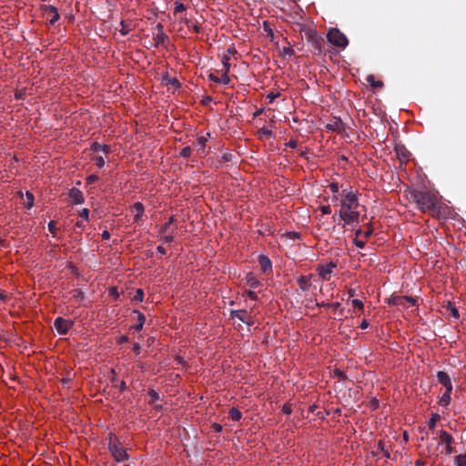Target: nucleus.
Here are the masks:
<instances>
[{"instance_id": "31", "label": "nucleus", "mask_w": 466, "mask_h": 466, "mask_svg": "<svg viewBox=\"0 0 466 466\" xmlns=\"http://www.w3.org/2000/svg\"><path fill=\"white\" fill-rule=\"evenodd\" d=\"M441 420V416L438 413H432L428 421V428L433 431L436 427L437 422Z\"/></svg>"}, {"instance_id": "9", "label": "nucleus", "mask_w": 466, "mask_h": 466, "mask_svg": "<svg viewBox=\"0 0 466 466\" xmlns=\"http://www.w3.org/2000/svg\"><path fill=\"white\" fill-rule=\"evenodd\" d=\"M230 318H237L248 326H253L255 324V316L246 309L231 310Z\"/></svg>"}, {"instance_id": "4", "label": "nucleus", "mask_w": 466, "mask_h": 466, "mask_svg": "<svg viewBox=\"0 0 466 466\" xmlns=\"http://www.w3.org/2000/svg\"><path fill=\"white\" fill-rule=\"evenodd\" d=\"M307 43L310 46V51L315 55H321L323 52L324 38L316 30L308 29L305 31Z\"/></svg>"}, {"instance_id": "46", "label": "nucleus", "mask_w": 466, "mask_h": 466, "mask_svg": "<svg viewBox=\"0 0 466 466\" xmlns=\"http://www.w3.org/2000/svg\"><path fill=\"white\" fill-rule=\"evenodd\" d=\"M319 211L321 215H329L331 213V208L329 205L320 206L316 211Z\"/></svg>"}, {"instance_id": "55", "label": "nucleus", "mask_w": 466, "mask_h": 466, "mask_svg": "<svg viewBox=\"0 0 466 466\" xmlns=\"http://www.w3.org/2000/svg\"><path fill=\"white\" fill-rule=\"evenodd\" d=\"M101 148H102V145L99 144L98 142H93L90 146V149L94 152V153H98L101 151Z\"/></svg>"}, {"instance_id": "40", "label": "nucleus", "mask_w": 466, "mask_h": 466, "mask_svg": "<svg viewBox=\"0 0 466 466\" xmlns=\"http://www.w3.org/2000/svg\"><path fill=\"white\" fill-rule=\"evenodd\" d=\"M48 230L52 234L53 237H56L58 228L56 227V221H54V220H50L49 221V223H48Z\"/></svg>"}, {"instance_id": "23", "label": "nucleus", "mask_w": 466, "mask_h": 466, "mask_svg": "<svg viewBox=\"0 0 466 466\" xmlns=\"http://www.w3.org/2000/svg\"><path fill=\"white\" fill-rule=\"evenodd\" d=\"M258 262L263 272H267L271 269V261L268 257L263 255L259 256Z\"/></svg>"}, {"instance_id": "19", "label": "nucleus", "mask_w": 466, "mask_h": 466, "mask_svg": "<svg viewBox=\"0 0 466 466\" xmlns=\"http://www.w3.org/2000/svg\"><path fill=\"white\" fill-rule=\"evenodd\" d=\"M245 281L246 284L251 289H257L261 285L257 276L252 272L247 274Z\"/></svg>"}, {"instance_id": "50", "label": "nucleus", "mask_w": 466, "mask_h": 466, "mask_svg": "<svg viewBox=\"0 0 466 466\" xmlns=\"http://www.w3.org/2000/svg\"><path fill=\"white\" fill-rule=\"evenodd\" d=\"M281 410L283 413L289 415L292 412V405L289 402H286L283 404Z\"/></svg>"}, {"instance_id": "36", "label": "nucleus", "mask_w": 466, "mask_h": 466, "mask_svg": "<svg viewBox=\"0 0 466 466\" xmlns=\"http://www.w3.org/2000/svg\"><path fill=\"white\" fill-rule=\"evenodd\" d=\"M121 28L119 29V32L122 35H127L131 31V27L129 24H127L124 20L120 22Z\"/></svg>"}, {"instance_id": "54", "label": "nucleus", "mask_w": 466, "mask_h": 466, "mask_svg": "<svg viewBox=\"0 0 466 466\" xmlns=\"http://www.w3.org/2000/svg\"><path fill=\"white\" fill-rule=\"evenodd\" d=\"M286 236L290 239H299L301 237L300 233L296 231L287 232Z\"/></svg>"}, {"instance_id": "32", "label": "nucleus", "mask_w": 466, "mask_h": 466, "mask_svg": "<svg viewBox=\"0 0 466 466\" xmlns=\"http://www.w3.org/2000/svg\"><path fill=\"white\" fill-rule=\"evenodd\" d=\"M367 82L373 87L379 88L383 86V83L380 80H375V77L373 75H370L366 78Z\"/></svg>"}, {"instance_id": "26", "label": "nucleus", "mask_w": 466, "mask_h": 466, "mask_svg": "<svg viewBox=\"0 0 466 466\" xmlns=\"http://www.w3.org/2000/svg\"><path fill=\"white\" fill-rule=\"evenodd\" d=\"M163 80L166 82L167 85H169L176 89L181 86L177 78L170 77L167 74L163 77Z\"/></svg>"}, {"instance_id": "6", "label": "nucleus", "mask_w": 466, "mask_h": 466, "mask_svg": "<svg viewBox=\"0 0 466 466\" xmlns=\"http://www.w3.org/2000/svg\"><path fill=\"white\" fill-rule=\"evenodd\" d=\"M373 233V227L370 223H368L365 226L364 229H358L355 232V238L353 239V242L356 247L360 248H363L370 238V237Z\"/></svg>"}, {"instance_id": "45", "label": "nucleus", "mask_w": 466, "mask_h": 466, "mask_svg": "<svg viewBox=\"0 0 466 466\" xmlns=\"http://www.w3.org/2000/svg\"><path fill=\"white\" fill-rule=\"evenodd\" d=\"M333 377L338 378V379L342 380H344L347 378L345 372L342 371L339 369H335L333 370Z\"/></svg>"}, {"instance_id": "43", "label": "nucleus", "mask_w": 466, "mask_h": 466, "mask_svg": "<svg viewBox=\"0 0 466 466\" xmlns=\"http://www.w3.org/2000/svg\"><path fill=\"white\" fill-rule=\"evenodd\" d=\"M108 294L113 297L115 299H119L120 293L118 292V289L116 286L110 287L108 289Z\"/></svg>"}, {"instance_id": "60", "label": "nucleus", "mask_w": 466, "mask_h": 466, "mask_svg": "<svg viewBox=\"0 0 466 466\" xmlns=\"http://www.w3.org/2000/svg\"><path fill=\"white\" fill-rule=\"evenodd\" d=\"M133 351L136 355H138L140 354V351H141V346L139 345V343H134L133 344Z\"/></svg>"}, {"instance_id": "49", "label": "nucleus", "mask_w": 466, "mask_h": 466, "mask_svg": "<svg viewBox=\"0 0 466 466\" xmlns=\"http://www.w3.org/2000/svg\"><path fill=\"white\" fill-rule=\"evenodd\" d=\"M26 96V89L22 88L20 90H16L15 94V97L18 100L24 99Z\"/></svg>"}, {"instance_id": "63", "label": "nucleus", "mask_w": 466, "mask_h": 466, "mask_svg": "<svg viewBox=\"0 0 466 466\" xmlns=\"http://www.w3.org/2000/svg\"><path fill=\"white\" fill-rule=\"evenodd\" d=\"M208 78L215 83H220V78L212 73L208 75Z\"/></svg>"}, {"instance_id": "21", "label": "nucleus", "mask_w": 466, "mask_h": 466, "mask_svg": "<svg viewBox=\"0 0 466 466\" xmlns=\"http://www.w3.org/2000/svg\"><path fill=\"white\" fill-rule=\"evenodd\" d=\"M325 127L329 131L341 132L343 130V123L341 118H336L332 123L327 124Z\"/></svg>"}, {"instance_id": "39", "label": "nucleus", "mask_w": 466, "mask_h": 466, "mask_svg": "<svg viewBox=\"0 0 466 466\" xmlns=\"http://www.w3.org/2000/svg\"><path fill=\"white\" fill-rule=\"evenodd\" d=\"M317 306L324 307V308H330V309L336 310L337 309L339 308L340 303L339 302H334V303L321 302V303H317Z\"/></svg>"}, {"instance_id": "44", "label": "nucleus", "mask_w": 466, "mask_h": 466, "mask_svg": "<svg viewBox=\"0 0 466 466\" xmlns=\"http://www.w3.org/2000/svg\"><path fill=\"white\" fill-rule=\"evenodd\" d=\"M175 221L174 216H171L168 220L162 226L161 228V233L165 234L167 228L173 224Z\"/></svg>"}, {"instance_id": "37", "label": "nucleus", "mask_w": 466, "mask_h": 466, "mask_svg": "<svg viewBox=\"0 0 466 466\" xmlns=\"http://www.w3.org/2000/svg\"><path fill=\"white\" fill-rule=\"evenodd\" d=\"M229 60H230V56L228 55H223V57H222L223 69H222V71L229 72V69H230Z\"/></svg>"}, {"instance_id": "27", "label": "nucleus", "mask_w": 466, "mask_h": 466, "mask_svg": "<svg viewBox=\"0 0 466 466\" xmlns=\"http://www.w3.org/2000/svg\"><path fill=\"white\" fill-rule=\"evenodd\" d=\"M154 39L156 46H164L166 42L168 41V36L164 32H157Z\"/></svg>"}, {"instance_id": "25", "label": "nucleus", "mask_w": 466, "mask_h": 466, "mask_svg": "<svg viewBox=\"0 0 466 466\" xmlns=\"http://www.w3.org/2000/svg\"><path fill=\"white\" fill-rule=\"evenodd\" d=\"M257 136L259 139L270 138L272 132L268 127H263L257 131Z\"/></svg>"}, {"instance_id": "18", "label": "nucleus", "mask_w": 466, "mask_h": 466, "mask_svg": "<svg viewBox=\"0 0 466 466\" xmlns=\"http://www.w3.org/2000/svg\"><path fill=\"white\" fill-rule=\"evenodd\" d=\"M133 210L135 211L134 222L139 223L145 212L144 205L141 202H136L133 205Z\"/></svg>"}, {"instance_id": "47", "label": "nucleus", "mask_w": 466, "mask_h": 466, "mask_svg": "<svg viewBox=\"0 0 466 466\" xmlns=\"http://www.w3.org/2000/svg\"><path fill=\"white\" fill-rule=\"evenodd\" d=\"M79 216L82 218V219L85 221V222H88L89 220V209L88 208H83L82 210L79 211Z\"/></svg>"}, {"instance_id": "1", "label": "nucleus", "mask_w": 466, "mask_h": 466, "mask_svg": "<svg viewBox=\"0 0 466 466\" xmlns=\"http://www.w3.org/2000/svg\"><path fill=\"white\" fill-rule=\"evenodd\" d=\"M360 209H364V207L360 204L359 192L352 189H343L339 210V218L343 221V228L359 224Z\"/></svg>"}, {"instance_id": "28", "label": "nucleus", "mask_w": 466, "mask_h": 466, "mask_svg": "<svg viewBox=\"0 0 466 466\" xmlns=\"http://www.w3.org/2000/svg\"><path fill=\"white\" fill-rule=\"evenodd\" d=\"M228 415H229V418L234 421H238L242 418L241 411L235 407L231 408L229 410Z\"/></svg>"}, {"instance_id": "61", "label": "nucleus", "mask_w": 466, "mask_h": 466, "mask_svg": "<svg viewBox=\"0 0 466 466\" xmlns=\"http://www.w3.org/2000/svg\"><path fill=\"white\" fill-rule=\"evenodd\" d=\"M186 9V6L183 4H177L175 7V13L183 12Z\"/></svg>"}, {"instance_id": "15", "label": "nucleus", "mask_w": 466, "mask_h": 466, "mask_svg": "<svg viewBox=\"0 0 466 466\" xmlns=\"http://www.w3.org/2000/svg\"><path fill=\"white\" fill-rule=\"evenodd\" d=\"M69 198L74 205H79L84 203L85 198L82 191L79 188L73 187L69 190Z\"/></svg>"}, {"instance_id": "41", "label": "nucleus", "mask_w": 466, "mask_h": 466, "mask_svg": "<svg viewBox=\"0 0 466 466\" xmlns=\"http://www.w3.org/2000/svg\"><path fill=\"white\" fill-rule=\"evenodd\" d=\"M92 160L95 162V165L99 168H102L106 163L102 156H96L92 158Z\"/></svg>"}, {"instance_id": "38", "label": "nucleus", "mask_w": 466, "mask_h": 466, "mask_svg": "<svg viewBox=\"0 0 466 466\" xmlns=\"http://www.w3.org/2000/svg\"><path fill=\"white\" fill-rule=\"evenodd\" d=\"M447 309L450 310L452 317H454L455 319L460 318L459 310L451 302H450V301L448 302Z\"/></svg>"}, {"instance_id": "7", "label": "nucleus", "mask_w": 466, "mask_h": 466, "mask_svg": "<svg viewBox=\"0 0 466 466\" xmlns=\"http://www.w3.org/2000/svg\"><path fill=\"white\" fill-rule=\"evenodd\" d=\"M430 213L433 218L444 219L451 217L452 211L448 205L441 202V199L438 198L436 205H434V208L430 210Z\"/></svg>"}, {"instance_id": "16", "label": "nucleus", "mask_w": 466, "mask_h": 466, "mask_svg": "<svg viewBox=\"0 0 466 466\" xmlns=\"http://www.w3.org/2000/svg\"><path fill=\"white\" fill-rule=\"evenodd\" d=\"M311 279H312V274L299 276L297 279V283H298L299 289L304 291L309 290L311 287Z\"/></svg>"}, {"instance_id": "3", "label": "nucleus", "mask_w": 466, "mask_h": 466, "mask_svg": "<svg viewBox=\"0 0 466 466\" xmlns=\"http://www.w3.org/2000/svg\"><path fill=\"white\" fill-rule=\"evenodd\" d=\"M108 450L116 462H123L129 459L127 450L123 447L119 439L112 432L108 434Z\"/></svg>"}, {"instance_id": "35", "label": "nucleus", "mask_w": 466, "mask_h": 466, "mask_svg": "<svg viewBox=\"0 0 466 466\" xmlns=\"http://www.w3.org/2000/svg\"><path fill=\"white\" fill-rule=\"evenodd\" d=\"M455 466H466V452L454 458Z\"/></svg>"}, {"instance_id": "8", "label": "nucleus", "mask_w": 466, "mask_h": 466, "mask_svg": "<svg viewBox=\"0 0 466 466\" xmlns=\"http://www.w3.org/2000/svg\"><path fill=\"white\" fill-rule=\"evenodd\" d=\"M409 302L411 306H415L417 304V299L410 296H400L396 293H393L386 299V303L388 305L392 306H403L404 302Z\"/></svg>"}, {"instance_id": "57", "label": "nucleus", "mask_w": 466, "mask_h": 466, "mask_svg": "<svg viewBox=\"0 0 466 466\" xmlns=\"http://www.w3.org/2000/svg\"><path fill=\"white\" fill-rule=\"evenodd\" d=\"M128 341H129V338L127 335H121L120 337H118L116 339V343L117 344H124V343H127Z\"/></svg>"}, {"instance_id": "24", "label": "nucleus", "mask_w": 466, "mask_h": 466, "mask_svg": "<svg viewBox=\"0 0 466 466\" xmlns=\"http://www.w3.org/2000/svg\"><path fill=\"white\" fill-rule=\"evenodd\" d=\"M34 204H35V197H34L33 193L30 191H26L25 192V199L23 203L24 207L26 209H30L34 207Z\"/></svg>"}, {"instance_id": "14", "label": "nucleus", "mask_w": 466, "mask_h": 466, "mask_svg": "<svg viewBox=\"0 0 466 466\" xmlns=\"http://www.w3.org/2000/svg\"><path fill=\"white\" fill-rule=\"evenodd\" d=\"M437 380H438L439 383H441L445 388V390H453L451 380L447 372L438 371L437 372Z\"/></svg>"}, {"instance_id": "10", "label": "nucleus", "mask_w": 466, "mask_h": 466, "mask_svg": "<svg viewBox=\"0 0 466 466\" xmlns=\"http://www.w3.org/2000/svg\"><path fill=\"white\" fill-rule=\"evenodd\" d=\"M438 436L440 439V443H443L445 445V453L447 455H451L454 452V448L452 446L453 437L445 430H441L438 431Z\"/></svg>"}, {"instance_id": "51", "label": "nucleus", "mask_w": 466, "mask_h": 466, "mask_svg": "<svg viewBox=\"0 0 466 466\" xmlns=\"http://www.w3.org/2000/svg\"><path fill=\"white\" fill-rule=\"evenodd\" d=\"M219 78H220V83H222L224 85H228L230 82V78L228 76V72L222 71V76Z\"/></svg>"}, {"instance_id": "12", "label": "nucleus", "mask_w": 466, "mask_h": 466, "mask_svg": "<svg viewBox=\"0 0 466 466\" xmlns=\"http://www.w3.org/2000/svg\"><path fill=\"white\" fill-rule=\"evenodd\" d=\"M73 321L58 317L55 319L54 326L60 335H66L73 327Z\"/></svg>"}, {"instance_id": "34", "label": "nucleus", "mask_w": 466, "mask_h": 466, "mask_svg": "<svg viewBox=\"0 0 466 466\" xmlns=\"http://www.w3.org/2000/svg\"><path fill=\"white\" fill-rule=\"evenodd\" d=\"M210 134L207 133L205 135L198 136L197 138V143L200 147L201 149H204L206 147V143L208 139L209 138Z\"/></svg>"}, {"instance_id": "59", "label": "nucleus", "mask_w": 466, "mask_h": 466, "mask_svg": "<svg viewBox=\"0 0 466 466\" xmlns=\"http://www.w3.org/2000/svg\"><path fill=\"white\" fill-rule=\"evenodd\" d=\"M98 179V177L96 175H90L86 177V182L88 184L94 183Z\"/></svg>"}, {"instance_id": "22", "label": "nucleus", "mask_w": 466, "mask_h": 466, "mask_svg": "<svg viewBox=\"0 0 466 466\" xmlns=\"http://www.w3.org/2000/svg\"><path fill=\"white\" fill-rule=\"evenodd\" d=\"M452 390H445V392L439 398L438 403L442 407L450 405Z\"/></svg>"}, {"instance_id": "17", "label": "nucleus", "mask_w": 466, "mask_h": 466, "mask_svg": "<svg viewBox=\"0 0 466 466\" xmlns=\"http://www.w3.org/2000/svg\"><path fill=\"white\" fill-rule=\"evenodd\" d=\"M397 157L402 164H406L410 157V153L403 147H395Z\"/></svg>"}, {"instance_id": "53", "label": "nucleus", "mask_w": 466, "mask_h": 466, "mask_svg": "<svg viewBox=\"0 0 466 466\" xmlns=\"http://www.w3.org/2000/svg\"><path fill=\"white\" fill-rule=\"evenodd\" d=\"M191 153H192L191 147H185L180 151V156L187 158V157H190Z\"/></svg>"}, {"instance_id": "58", "label": "nucleus", "mask_w": 466, "mask_h": 466, "mask_svg": "<svg viewBox=\"0 0 466 466\" xmlns=\"http://www.w3.org/2000/svg\"><path fill=\"white\" fill-rule=\"evenodd\" d=\"M246 295L252 300H258V295L253 290H248L246 291Z\"/></svg>"}, {"instance_id": "29", "label": "nucleus", "mask_w": 466, "mask_h": 466, "mask_svg": "<svg viewBox=\"0 0 466 466\" xmlns=\"http://www.w3.org/2000/svg\"><path fill=\"white\" fill-rule=\"evenodd\" d=\"M377 446H378V449L380 450V451L382 452L383 457L386 460H389L390 458V451L388 449H386L384 441L380 440L378 441Z\"/></svg>"}, {"instance_id": "5", "label": "nucleus", "mask_w": 466, "mask_h": 466, "mask_svg": "<svg viewBox=\"0 0 466 466\" xmlns=\"http://www.w3.org/2000/svg\"><path fill=\"white\" fill-rule=\"evenodd\" d=\"M327 38L330 44L339 48L344 49L349 44L347 36L338 28L329 29L327 34Z\"/></svg>"}, {"instance_id": "64", "label": "nucleus", "mask_w": 466, "mask_h": 466, "mask_svg": "<svg viewBox=\"0 0 466 466\" xmlns=\"http://www.w3.org/2000/svg\"><path fill=\"white\" fill-rule=\"evenodd\" d=\"M211 428L216 431V432H220L222 431V426L218 423H213Z\"/></svg>"}, {"instance_id": "56", "label": "nucleus", "mask_w": 466, "mask_h": 466, "mask_svg": "<svg viewBox=\"0 0 466 466\" xmlns=\"http://www.w3.org/2000/svg\"><path fill=\"white\" fill-rule=\"evenodd\" d=\"M281 54L283 56H291L295 54V51L289 47V46H286V47H283L282 51H281Z\"/></svg>"}, {"instance_id": "11", "label": "nucleus", "mask_w": 466, "mask_h": 466, "mask_svg": "<svg viewBox=\"0 0 466 466\" xmlns=\"http://www.w3.org/2000/svg\"><path fill=\"white\" fill-rule=\"evenodd\" d=\"M44 15L49 19V24L54 25L60 18V15L56 7L51 5H43L41 6Z\"/></svg>"}, {"instance_id": "20", "label": "nucleus", "mask_w": 466, "mask_h": 466, "mask_svg": "<svg viewBox=\"0 0 466 466\" xmlns=\"http://www.w3.org/2000/svg\"><path fill=\"white\" fill-rule=\"evenodd\" d=\"M133 313L137 316V323L132 329L136 331H141L146 322V316L137 309H134Z\"/></svg>"}, {"instance_id": "52", "label": "nucleus", "mask_w": 466, "mask_h": 466, "mask_svg": "<svg viewBox=\"0 0 466 466\" xmlns=\"http://www.w3.org/2000/svg\"><path fill=\"white\" fill-rule=\"evenodd\" d=\"M329 188L334 194H338L339 191V186L338 182H331L329 184Z\"/></svg>"}, {"instance_id": "48", "label": "nucleus", "mask_w": 466, "mask_h": 466, "mask_svg": "<svg viewBox=\"0 0 466 466\" xmlns=\"http://www.w3.org/2000/svg\"><path fill=\"white\" fill-rule=\"evenodd\" d=\"M73 298L78 301H81L85 299V294L81 289L74 290Z\"/></svg>"}, {"instance_id": "33", "label": "nucleus", "mask_w": 466, "mask_h": 466, "mask_svg": "<svg viewBox=\"0 0 466 466\" xmlns=\"http://www.w3.org/2000/svg\"><path fill=\"white\" fill-rule=\"evenodd\" d=\"M145 293L142 289H137L135 291V295L132 298V301L139 303L144 300Z\"/></svg>"}, {"instance_id": "13", "label": "nucleus", "mask_w": 466, "mask_h": 466, "mask_svg": "<svg viewBox=\"0 0 466 466\" xmlns=\"http://www.w3.org/2000/svg\"><path fill=\"white\" fill-rule=\"evenodd\" d=\"M337 267V265L334 262H329L328 264H319L317 267V272L319 276L323 280H328L330 277V275L333 272V269Z\"/></svg>"}, {"instance_id": "30", "label": "nucleus", "mask_w": 466, "mask_h": 466, "mask_svg": "<svg viewBox=\"0 0 466 466\" xmlns=\"http://www.w3.org/2000/svg\"><path fill=\"white\" fill-rule=\"evenodd\" d=\"M351 305L354 311H358L359 313H363L364 311V304L360 299H353L351 300Z\"/></svg>"}, {"instance_id": "62", "label": "nucleus", "mask_w": 466, "mask_h": 466, "mask_svg": "<svg viewBox=\"0 0 466 466\" xmlns=\"http://www.w3.org/2000/svg\"><path fill=\"white\" fill-rule=\"evenodd\" d=\"M173 239H174V237H173V235H172V234L165 235V236L163 237V240H164V242H166V243H170V242H172V241H173Z\"/></svg>"}, {"instance_id": "2", "label": "nucleus", "mask_w": 466, "mask_h": 466, "mask_svg": "<svg viewBox=\"0 0 466 466\" xmlns=\"http://www.w3.org/2000/svg\"><path fill=\"white\" fill-rule=\"evenodd\" d=\"M406 194L417 204L419 209L423 213L430 212L437 203L438 196L428 190L412 189L406 191Z\"/></svg>"}, {"instance_id": "42", "label": "nucleus", "mask_w": 466, "mask_h": 466, "mask_svg": "<svg viewBox=\"0 0 466 466\" xmlns=\"http://www.w3.org/2000/svg\"><path fill=\"white\" fill-rule=\"evenodd\" d=\"M148 395L150 397V400H149L150 404H152L155 401L159 400V394L155 390H152V389L149 390H148Z\"/></svg>"}]
</instances>
